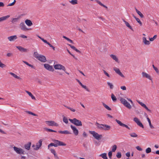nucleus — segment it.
Segmentation results:
<instances>
[{
    "label": "nucleus",
    "instance_id": "0e129e2a",
    "mask_svg": "<svg viewBox=\"0 0 159 159\" xmlns=\"http://www.w3.org/2000/svg\"><path fill=\"white\" fill-rule=\"evenodd\" d=\"M83 136L84 137L86 138L87 137V134L85 132H84L83 134Z\"/></svg>",
    "mask_w": 159,
    "mask_h": 159
},
{
    "label": "nucleus",
    "instance_id": "a19ab883",
    "mask_svg": "<svg viewBox=\"0 0 159 159\" xmlns=\"http://www.w3.org/2000/svg\"><path fill=\"white\" fill-rule=\"evenodd\" d=\"M40 55H39L37 52H34V56L37 59H38Z\"/></svg>",
    "mask_w": 159,
    "mask_h": 159
},
{
    "label": "nucleus",
    "instance_id": "79ce46f5",
    "mask_svg": "<svg viewBox=\"0 0 159 159\" xmlns=\"http://www.w3.org/2000/svg\"><path fill=\"white\" fill-rule=\"evenodd\" d=\"M65 107H66V108H68V109L70 110L71 111L73 112H74L75 111V110L73 108H71L70 107H69L68 106H65Z\"/></svg>",
    "mask_w": 159,
    "mask_h": 159
},
{
    "label": "nucleus",
    "instance_id": "09e8293b",
    "mask_svg": "<svg viewBox=\"0 0 159 159\" xmlns=\"http://www.w3.org/2000/svg\"><path fill=\"white\" fill-rule=\"evenodd\" d=\"M112 152L110 151L108 153V156L110 159H111L112 156Z\"/></svg>",
    "mask_w": 159,
    "mask_h": 159
},
{
    "label": "nucleus",
    "instance_id": "052dcab7",
    "mask_svg": "<svg viewBox=\"0 0 159 159\" xmlns=\"http://www.w3.org/2000/svg\"><path fill=\"white\" fill-rule=\"evenodd\" d=\"M118 74L119 75H120L121 77H124V76L122 74V73L120 71L118 73Z\"/></svg>",
    "mask_w": 159,
    "mask_h": 159
},
{
    "label": "nucleus",
    "instance_id": "de8ad7c7",
    "mask_svg": "<svg viewBox=\"0 0 159 159\" xmlns=\"http://www.w3.org/2000/svg\"><path fill=\"white\" fill-rule=\"evenodd\" d=\"M113 69L117 74L120 71V70L116 67L114 68Z\"/></svg>",
    "mask_w": 159,
    "mask_h": 159
},
{
    "label": "nucleus",
    "instance_id": "423d86ee",
    "mask_svg": "<svg viewBox=\"0 0 159 159\" xmlns=\"http://www.w3.org/2000/svg\"><path fill=\"white\" fill-rule=\"evenodd\" d=\"M45 123L48 126H58L59 125L53 121L49 120L45 121Z\"/></svg>",
    "mask_w": 159,
    "mask_h": 159
},
{
    "label": "nucleus",
    "instance_id": "2f4dec72",
    "mask_svg": "<svg viewBox=\"0 0 159 159\" xmlns=\"http://www.w3.org/2000/svg\"><path fill=\"white\" fill-rule=\"evenodd\" d=\"M111 97L112 98V101L113 102H116L117 100V99L116 96L114 95L113 93H112L111 95Z\"/></svg>",
    "mask_w": 159,
    "mask_h": 159
},
{
    "label": "nucleus",
    "instance_id": "603ef678",
    "mask_svg": "<svg viewBox=\"0 0 159 159\" xmlns=\"http://www.w3.org/2000/svg\"><path fill=\"white\" fill-rule=\"evenodd\" d=\"M143 107L146 110H147L149 112H151V110L148 108L147 107V106H146V105H144V106Z\"/></svg>",
    "mask_w": 159,
    "mask_h": 159
},
{
    "label": "nucleus",
    "instance_id": "37998d69",
    "mask_svg": "<svg viewBox=\"0 0 159 159\" xmlns=\"http://www.w3.org/2000/svg\"><path fill=\"white\" fill-rule=\"evenodd\" d=\"M151 149L150 148H148L146 149V152L147 153H149L151 152Z\"/></svg>",
    "mask_w": 159,
    "mask_h": 159
},
{
    "label": "nucleus",
    "instance_id": "a878e982",
    "mask_svg": "<svg viewBox=\"0 0 159 159\" xmlns=\"http://www.w3.org/2000/svg\"><path fill=\"white\" fill-rule=\"evenodd\" d=\"M9 73L10 75H11L13 77H14V78H16L17 79H19V80L21 79V78H20V77L17 76L16 75V74H14L13 73L10 72Z\"/></svg>",
    "mask_w": 159,
    "mask_h": 159
},
{
    "label": "nucleus",
    "instance_id": "2eb2a0df",
    "mask_svg": "<svg viewBox=\"0 0 159 159\" xmlns=\"http://www.w3.org/2000/svg\"><path fill=\"white\" fill-rule=\"evenodd\" d=\"M17 39L16 35L11 36L7 37V39L10 41H13Z\"/></svg>",
    "mask_w": 159,
    "mask_h": 159
},
{
    "label": "nucleus",
    "instance_id": "58836bf2",
    "mask_svg": "<svg viewBox=\"0 0 159 159\" xmlns=\"http://www.w3.org/2000/svg\"><path fill=\"white\" fill-rule=\"evenodd\" d=\"M132 137H136L138 136V135L135 133H133L129 134Z\"/></svg>",
    "mask_w": 159,
    "mask_h": 159
},
{
    "label": "nucleus",
    "instance_id": "c9c22d12",
    "mask_svg": "<svg viewBox=\"0 0 159 159\" xmlns=\"http://www.w3.org/2000/svg\"><path fill=\"white\" fill-rule=\"evenodd\" d=\"M117 148V146L116 145H114L112 146V149L111 152H115Z\"/></svg>",
    "mask_w": 159,
    "mask_h": 159
},
{
    "label": "nucleus",
    "instance_id": "13d9d810",
    "mask_svg": "<svg viewBox=\"0 0 159 159\" xmlns=\"http://www.w3.org/2000/svg\"><path fill=\"white\" fill-rule=\"evenodd\" d=\"M6 66V65L3 64V63H2V62L0 63V67L1 68H3L5 67Z\"/></svg>",
    "mask_w": 159,
    "mask_h": 159
},
{
    "label": "nucleus",
    "instance_id": "b1692460",
    "mask_svg": "<svg viewBox=\"0 0 159 159\" xmlns=\"http://www.w3.org/2000/svg\"><path fill=\"white\" fill-rule=\"evenodd\" d=\"M110 57L116 61V62H118V59L116 55L113 54H111L110 55Z\"/></svg>",
    "mask_w": 159,
    "mask_h": 159
},
{
    "label": "nucleus",
    "instance_id": "680f3d73",
    "mask_svg": "<svg viewBox=\"0 0 159 159\" xmlns=\"http://www.w3.org/2000/svg\"><path fill=\"white\" fill-rule=\"evenodd\" d=\"M118 74L119 75H120L121 77H124V76L122 74V73L120 71L118 73Z\"/></svg>",
    "mask_w": 159,
    "mask_h": 159
},
{
    "label": "nucleus",
    "instance_id": "dca6fc26",
    "mask_svg": "<svg viewBox=\"0 0 159 159\" xmlns=\"http://www.w3.org/2000/svg\"><path fill=\"white\" fill-rule=\"evenodd\" d=\"M37 59L43 62H45L46 61L45 57L43 55H40Z\"/></svg>",
    "mask_w": 159,
    "mask_h": 159
},
{
    "label": "nucleus",
    "instance_id": "f8f14e48",
    "mask_svg": "<svg viewBox=\"0 0 159 159\" xmlns=\"http://www.w3.org/2000/svg\"><path fill=\"white\" fill-rule=\"evenodd\" d=\"M42 140L40 139L39 142L36 143V148H34V150H39L40 147L42 146Z\"/></svg>",
    "mask_w": 159,
    "mask_h": 159
},
{
    "label": "nucleus",
    "instance_id": "6e6d98bb",
    "mask_svg": "<svg viewBox=\"0 0 159 159\" xmlns=\"http://www.w3.org/2000/svg\"><path fill=\"white\" fill-rule=\"evenodd\" d=\"M138 103L143 107L144 106V105H145V104L143 103V102H140V101H138Z\"/></svg>",
    "mask_w": 159,
    "mask_h": 159
},
{
    "label": "nucleus",
    "instance_id": "412c9836",
    "mask_svg": "<svg viewBox=\"0 0 159 159\" xmlns=\"http://www.w3.org/2000/svg\"><path fill=\"white\" fill-rule=\"evenodd\" d=\"M143 43L146 45H149L150 43V41L147 40L145 37H143Z\"/></svg>",
    "mask_w": 159,
    "mask_h": 159
},
{
    "label": "nucleus",
    "instance_id": "ea45409f",
    "mask_svg": "<svg viewBox=\"0 0 159 159\" xmlns=\"http://www.w3.org/2000/svg\"><path fill=\"white\" fill-rule=\"evenodd\" d=\"M157 37V35H155L152 38H149V40L150 41H152L155 39Z\"/></svg>",
    "mask_w": 159,
    "mask_h": 159
},
{
    "label": "nucleus",
    "instance_id": "a211bd4d",
    "mask_svg": "<svg viewBox=\"0 0 159 159\" xmlns=\"http://www.w3.org/2000/svg\"><path fill=\"white\" fill-rule=\"evenodd\" d=\"M59 133L61 134H71L72 133L67 130H64L63 131L59 130L58 131Z\"/></svg>",
    "mask_w": 159,
    "mask_h": 159
},
{
    "label": "nucleus",
    "instance_id": "4c0bfd02",
    "mask_svg": "<svg viewBox=\"0 0 159 159\" xmlns=\"http://www.w3.org/2000/svg\"><path fill=\"white\" fill-rule=\"evenodd\" d=\"M107 84L110 87V88L111 89H113L114 86L112 83L109 82H107Z\"/></svg>",
    "mask_w": 159,
    "mask_h": 159
},
{
    "label": "nucleus",
    "instance_id": "6ab92c4d",
    "mask_svg": "<svg viewBox=\"0 0 159 159\" xmlns=\"http://www.w3.org/2000/svg\"><path fill=\"white\" fill-rule=\"evenodd\" d=\"M31 145V142H28L27 144H26L25 145V149L28 150H29L30 149Z\"/></svg>",
    "mask_w": 159,
    "mask_h": 159
},
{
    "label": "nucleus",
    "instance_id": "0eeeda50",
    "mask_svg": "<svg viewBox=\"0 0 159 159\" xmlns=\"http://www.w3.org/2000/svg\"><path fill=\"white\" fill-rule=\"evenodd\" d=\"M54 69L56 70H62L64 71L66 70V68L64 66L60 64H57L54 66Z\"/></svg>",
    "mask_w": 159,
    "mask_h": 159
},
{
    "label": "nucleus",
    "instance_id": "6e6552de",
    "mask_svg": "<svg viewBox=\"0 0 159 159\" xmlns=\"http://www.w3.org/2000/svg\"><path fill=\"white\" fill-rule=\"evenodd\" d=\"M134 121H135L137 124L140 127L143 128V125L142 123L140 122L139 120L137 117H135L134 118Z\"/></svg>",
    "mask_w": 159,
    "mask_h": 159
},
{
    "label": "nucleus",
    "instance_id": "8fccbe9b",
    "mask_svg": "<svg viewBox=\"0 0 159 159\" xmlns=\"http://www.w3.org/2000/svg\"><path fill=\"white\" fill-rule=\"evenodd\" d=\"M137 14L140 16L141 18H143L144 17L143 15L140 11L138 12Z\"/></svg>",
    "mask_w": 159,
    "mask_h": 159
},
{
    "label": "nucleus",
    "instance_id": "c85d7f7f",
    "mask_svg": "<svg viewBox=\"0 0 159 159\" xmlns=\"http://www.w3.org/2000/svg\"><path fill=\"white\" fill-rule=\"evenodd\" d=\"M44 129H45L46 131L47 132H57V131L55 130H52V129H48L47 128H44Z\"/></svg>",
    "mask_w": 159,
    "mask_h": 159
},
{
    "label": "nucleus",
    "instance_id": "7ed1b4c3",
    "mask_svg": "<svg viewBox=\"0 0 159 159\" xmlns=\"http://www.w3.org/2000/svg\"><path fill=\"white\" fill-rule=\"evenodd\" d=\"M89 133L92 134L95 139L98 140H100L102 137V134H99L94 131H89Z\"/></svg>",
    "mask_w": 159,
    "mask_h": 159
},
{
    "label": "nucleus",
    "instance_id": "e433bc0d",
    "mask_svg": "<svg viewBox=\"0 0 159 159\" xmlns=\"http://www.w3.org/2000/svg\"><path fill=\"white\" fill-rule=\"evenodd\" d=\"M125 24L126 26L128 27L129 29H131L132 30H133V29L132 27L130 25L129 23L127 22H125Z\"/></svg>",
    "mask_w": 159,
    "mask_h": 159
},
{
    "label": "nucleus",
    "instance_id": "774afa93",
    "mask_svg": "<svg viewBox=\"0 0 159 159\" xmlns=\"http://www.w3.org/2000/svg\"><path fill=\"white\" fill-rule=\"evenodd\" d=\"M51 152L53 154H55L56 153L55 150L54 149H51Z\"/></svg>",
    "mask_w": 159,
    "mask_h": 159
},
{
    "label": "nucleus",
    "instance_id": "e2e57ef3",
    "mask_svg": "<svg viewBox=\"0 0 159 159\" xmlns=\"http://www.w3.org/2000/svg\"><path fill=\"white\" fill-rule=\"evenodd\" d=\"M120 88L124 90H126V88L125 86H121L120 87Z\"/></svg>",
    "mask_w": 159,
    "mask_h": 159
},
{
    "label": "nucleus",
    "instance_id": "f03ea898",
    "mask_svg": "<svg viewBox=\"0 0 159 159\" xmlns=\"http://www.w3.org/2000/svg\"><path fill=\"white\" fill-rule=\"evenodd\" d=\"M69 120L70 122L76 126H81L82 125L81 121L75 118L72 119L69 118Z\"/></svg>",
    "mask_w": 159,
    "mask_h": 159
},
{
    "label": "nucleus",
    "instance_id": "39448f33",
    "mask_svg": "<svg viewBox=\"0 0 159 159\" xmlns=\"http://www.w3.org/2000/svg\"><path fill=\"white\" fill-rule=\"evenodd\" d=\"M14 150L18 154L21 155L24 154L25 152L23 150L20 148H18L14 146L13 147Z\"/></svg>",
    "mask_w": 159,
    "mask_h": 159
},
{
    "label": "nucleus",
    "instance_id": "c756f323",
    "mask_svg": "<svg viewBox=\"0 0 159 159\" xmlns=\"http://www.w3.org/2000/svg\"><path fill=\"white\" fill-rule=\"evenodd\" d=\"M69 2L73 5H74L78 3V1L77 0H71V1H69Z\"/></svg>",
    "mask_w": 159,
    "mask_h": 159
},
{
    "label": "nucleus",
    "instance_id": "4be33fe9",
    "mask_svg": "<svg viewBox=\"0 0 159 159\" xmlns=\"http://www.w3.org/2000/svg\"><path fill=\"white\" fill-rule=\"evenodd\" d=\"M142 74L143 77H145L146 78H148L150 80H151L150 76L148 74H147V73H146L143 72L142 73Z\"/></svg>",
    "mask_w": 159,
    "mask_h": 159
},
{
    "label": "nucleus",
    "instance_id": "338daca9",
    "mask_svg": "<svg viewBox=\"0 0 159 159\" xmlns=\"http://www.w3.org/2000/svg\"><path fill=\"white\" fill-rule=\"evenodd\" d=\"M154 69L157 73L159 74V71L157 67H155Z\"/></svg>",
    "mask_w": 159,
    "mask_h": 159
},
{
    "label": "nucleus",
    "instance_id": "393cba45",
    "mask_svg": "<svg viewBox=\"0 0 159 159\" xmlns=\"http://www.w3.org/2000/svg\"><path fill=\"white\" fill-rule=\"evenodd\" d=\"M25 92L32 99L35 100V97L32 95L31 92L26 90L25 91Z\"/></svg>",
    "mask_w": 159,
    "mask_h": 159
},
{
    "label": "nucleus",
    "instance_id": "cd10ccee",
    "mask_svg": "<svg viewBox=\"0 0 159 159\" xmlns=\"http://www.w3.org/2000/svg\"><path fill=\"white\" fill-rule=\"evenodd\" d=\"M99 156L102 157L104 159H107L106 153H104L101 154L99 155Z\"/></svg>",
    "mask_w": 159,
    "mask_h": 159
},
{
    "label": "nucleus",
    "instance_id": "7c9ffc66",
    "mask_svg": "<svg viewBox=\"0 0 159 159\" xmlns=\"http://www.w3.org/2000/svg\"><path fill=\"white\" fill-rule=\"evenodd\" d=\"M63 121L66 124L68 123V120L69 119H68L66 117L64 116H63Z\"/></svg>",
    "mask_w": 159,
    "mask_h": 159
},
{
    "label": "nucleus",
    "instance_id": "f704fd0d",
    "mask_svg": "<svg viewBox=\"0 0 159 159\" xmlns=\"http://www.w3.org/2000/svg\"><path fill=\"white\" fill-rule=\"evenodd\" d=\"M19 17L17 18H13L11 22L12 23H14L15 22H17L19 20Z\"/></svg>",
    "mask_w": 159,
    "mask_h": 159
},
{
    "label": "nucleus",
    "instance_id": "72a5a7b5",
    "mask_svg": "<svg viewBox=\"0 0 159 159\" xmlns=\"http://www.w3.org/2000/svg\"><path fill=\"white\" fill-rule=\"evenodd\" d=\"M102 104L103 106L107 110L109 111H111V108H110L109 106H108L106 104L104 103H102Z\"/></svg>",
    "mask_w": 159,
    "mask_h": 159
},
{
    "label": "nucleus",
    "instance_id": "bf43d9fd",
    "mask_svg": "<svg viewBox=\"0 0 159 159\" xmlns=\"http://www.w3.org/2000/svg\"><path fill=\"white\" fill-rule=\"evenodd\" d=\"M6 66V65L3 64V63H2V62L0 63V67L1 68H3L5 67Z\"/></svg>",
    "mask_w": 159,
    "mask_h": 159
},
{
    "label": "nucleus",
    "instance_id": "4468645a",
    "mask_svg": "<svg viewBox=\"0 0 159 159\" xmlns=\"http://www.w3.org/2000/svg\"><path fill=\"white\" fill-rule=\"evenodd\" d=\"M20 27L21 30L24 31L28 30H29L26 28V26L25 25L24 22H22L20 24Z\"/></svg>",
    "mask_w": 159,
    "mask_h": 159
},
{
    "label": "nucleus",
    "instance_id": "a18cd8bd",
    "mask_svg": "<svg viewBox=\"0 0 159 159\" xmlns=\"http://www.w3.org/2000/svg\"><path fill=\"white\" fill-rule=\"evenodd\" d=\"M137 21V22L139 23V24L141 26L142 25V22L140 21V20L139 18H136L135 19Z\"/></svg>",
    "mask_w": 159,
    "mask_h": 159
},
{
    "label": "nucleus",
    "instance_id": "f3484780",
    "mask_svg": "<svg viewBox=\"0 0 159 159\" xmlns=\"http://www.w3.org/2000/svg\"><path fill=\"white\" fill-rule=\"evenodd\" d=\"M54 142L55 143L58 145L59 146H66V144L63 143V142L57 140H55Z\"/></svg>",
    "mask_w": 159,
    "mask_h": 159
},
{
    "label": "nucleus",
    "instance_id": "864d4df0",
    "mask_svg": "<svg viewBox=\"0 0 159 159\" xmlns=\"http://www.w3.org/2000/svg\"><path fill=\"white\" fill-rule=\"evenodd\" d=\"M68 45L69 46H70V47L72 48V49H73L74 50H75V49H76V48L74 46H72V45H71V44H68Z\"/></svg>",
    "mask_w": 159,
    "mask_h": 159
},
{
    "label": "nucleus",
    "instance_id": "9d476101",
    "mask_svg": "<svg viewBox=\"0 0 159 159\" xmlns=\"http://www.w3.org/2000/svg\"><path fill=\"white\" fill-rule=\"evenodd\" d=\"M70 127L73 130V133L76 136L79 133V131L77 129L76 127L72 125H71Z\"/></svg>",
    "mask_w": 159,
    "mask_h": 159
},
{
    "label": "nucleus",
    "instance_id": "69168bd1",
    "mask_svg": "<svg viewBox=\"0 0 159 159\" xmlns=\"http://www.w3.org/2000/svg\"><path fill=\"white\" fill-rule=\"evenodd\" d=\"M20 37L23 38H27V36L23 34H21Z\"/></svg>",
    "mask_w": 159,
    "mask_h": 159
},
{
    "label": "nucleus",
    "instance_id": "aec40b11",
    "mask_svg": "<svg viewBox=\"0 0 159 159\" xmlns=\"http://www.w3.org/2000/svg\"><path fill=\"white\" fill-rule=\"evenodd\" d=\"M25 24L29 26H31L33 23L32 21L30 20L27 19L25 21Z\"/></svg>",
    "mask_w": 159,
    "mask_h": 159
},
{
    "label": "nucleus",
    "instance_id": "f257e3e1",
    "mask_svg": "<svg viewBox=\"0 0 159 159\" xmlns=\"http://www.w3.org/2000/svg\"><path fill=\"white\" fill-rule=\"evenodd\" d=\"M96 125L98 129L104 130H108L111 129V126L110 125L106 124H99L98 122H96Z\"/></svg>",
    "mask_w": 159,
    "mask_h": 159
},
{
    "label": "nucleus",
    "instance_id": "ddd939ff",
    "mask_svg": "<svg viewBox=\"0 0 159 159\" xmlns=\"http://www.w3.org/2000/svg\"><path fill=\"white\" fill-rule=\"evenodd\" d=\"M16 48L21 52H27L29 50L26 48H25L20 46H16Z\"/></svg>",
    "mask_w": 159,
    "mask_h": 159
},
{
    "label": "nucleus",
    "instance_id": "3c124183",
    "mask_svg": "<svg viewBox=\"0 0 159 159\" xmlns=\"http://www.w3.org/2000/svg\"><path fill=\"white\" fill-rule=\"evenodd\" d=\"M103 72L108 77H110V75L105 70H103Z\"/></svg>",
    "mask_w": 159,
    "mask_h": 159
},
{
    "label": "nucleus",
    "instance_id": "473e14b6",
    "mask_svg": "<svg viewBox=\"0 0 159 159\" xmlns=\"http://www.w3.org/2000/svg\"><path fill=\"white\" fill-rule=\"evenodd\" d=\"M147 120L149 123V125L150 126V127L151 129H153L154 128V127L153 126V125H152L151 121L149 119V118L148 117L147 118Z\"/></svg>",
    "mask_w": 159,
    "mask_h": 159
},
{
    "label": "nucleus",
    "instance_id": "c03bdc74",
    "mask_svg": "<svg viewBox=\"0 0 159 159\" xmlns=\"http://www.w3.org/2000/svg\"><path fill=\"white\" fill-rule=\"evenodd\" d=\"M116 156L118 158H120L121 157V153L119 152H117L116 154Z\"/></svg>",
    "mask_w": 159,
    "mask_h": 159
},
{
    "label": "nucleus",
    "instance_id": "20e7f679",
    "mask_svg": "<svg viewBox=\"0 0 159 159\" xmlns=\"http://www.w3.org/2000/svg\"><path fill=\"white\" fill-rule=\"evenodd\" d=\"M121 103L123 104L124 106L129 109L131 108L132 107L130 104L124 98H121L120 99Z\"/></svg>",
    "mask_w": 159,
    "mask_h": 159
},
{
    "label": "nucleus",
    "instance_id": "9b49d317",
    "mask_svg": "<svg viewBox=\"0 0 159 159\" xmlns=\"http://www.w3.org/2000/svg\"><path fill=\"white\" fill-rule=\"evenodd\" d=\"M115 121L120 126H121L122 127H125L129 129H130V128L127 125L122 123L120 120H119L117 119H116Z\"/></svg>",
    "mask_w": 159,
    "mask_h": 159
},
{
    "label": "nucleus",
    "instance_id": "4d7b16f0",
    "mask_svg": "<svg viewBox=\"0 0 159 159\" xmlns=\"http://www.w3.org/2000/svg\"><path fill=\"white\" fill-rule=\"evenodd\" d=\"M136 148L139 151H142V149L139 146H137L136 147Z\"/></svg>",
    "mask_w": 159,
    "mask_h": 159
},
{
    "label": "nucleus",
    "instance_id": "5fc2aeb1",
    "mask_svg": "<svg viewBox=\"0 0 159 159\" xmlns=\"http://www.w3.org/2000/svg\"><path fill=\"white\" fill-rule=\"evenodd\" d=\"M48 45L51 48H52L54 50H55V48L50 43H49Z\"/></svg>",
    "mask_w": 159,
    "mask_h": 159
},
{
    "label": "nucleus",
    "instance_id": "1a4fd4ad",
    "mask_svg": "<svg viewBox=\"0 0 159 159\" xmlns=\"http://www.w3.org/2000/svg\"><path fill=\"white\" fill-rule=\"evenodd\" d=\"M44 68L49 71H53L54 70V69L52 66H50L48 64H44Z\"/></svg>",
    "mask_w": 159,
    "mask_h": 159
},
{
    "label": "nucleus",
    "instance_id": "5701e85b",
    "mask_svg": "<svg viewBox=\"0 0 159 159\" xmlns=\"http://www.w3.org/2000/svg\"><path fill=\"white\" fill-rule=\"evenodd\" d=\"M9 15H7L6 16H2L0 18V22L6 20L10 17Z\"/></svg>",
    "mask_w": 159,
    "mask_h": 159
},
{
    "label": "nucleus",
    "instance_id": "49530a36",
    "mask_svg": "<svg viewBox=\"0 0 159 159\" xmlns=\"http://www.w3.org/2000/svg\"><path fill=\"white\" fill-rule=\"evenodd\" d=\"M81 86L82 88L85 89L87 91H90V90H89V89L85 85H84L82 84V85Z\"/></svg>",
    "mask_w": 159,
    "mask_h": 159
},
{
    "label": "nucleus",
    "instance_id": "bb28decb",
    "mask_svg": "<svg viewBox=\"0 0 159 159\" xmlns=\"http://www.w3.org/2000/svg\"><path fill=\"white\" fill-rule=\"evenodd\" d=\"M23 62L24 63H25V64H26V65H27V66H30V67L31 68H33V69H35V67L31 65V64H29L28 62H26V61H23Z\"/></svg>",
    "mask_w": 159,
    "mask_h": 159
}]
</instances>
